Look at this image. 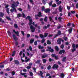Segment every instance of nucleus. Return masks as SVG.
<instances>
[{
  "label": "nucleus",
  "mask_w": 78,
  "mask_h": 78,
  "mask_svg": "<svg viewBox=\"0 0 78 78\" xmlns=\"http://www.w3.org/2000/svg\"><path fill=\"white\" fill-rule=\"evenodd\" d=\"M16 51H13L12 52V56H14L15 55V54L16 53Z\"/></svg>",
  "instance_id": "473e14b6"
},
{
  "label": "nucleus",
  "mask_w": 78,
  "mask_h": 78,
  "mask_svg": "<svg viewBox=\"0 0 78 78\" xmlns=\"http://www.w3.org/2000/svg\"><path fill=\"white\" fill-rule=\"evenodd\" d=\"M0 22H1L2 23H5V21L3 20V19L2 18H0Z\"/></svg>",
  "instance_id": "ea45409f"
},
{
  "label": "nucleus",
  "mask_w": 78,
  "mask_h": 78,
  "mask_svg": "<svg viewBox=\"0 0 78 78\" xmlns=\"http://www.w3.org/2000/svg\"><path fill=\"white\" fill-rule=\"evenodd\" d=\"M51 56L52 57H53V58H55L56 60H58V59H59L58 58V56L56 55V54H52L51 55Z\"/></svg>",
  "instance_id": "423d86ee"
},
{
  "label": "nucleus",
  "mask_w": 78,
  "mask_h": 78,
  "mask_svg": "<svg viewBox=\"0 0 78 78\" xmlns=\"http://www.w3.org/2000/svg\"><path fill=\"white\" fill-rule=\"evenodd\" d=\"M44 11L45 12H46V13H48V12L49 13L50 12V9L48 8L45 9Z\"/></svg>",
  "instance_id": "9d476101"
},
{
  "label": "nucleus",
  "mask_w": 78,
  "mask_h": 78,
  "mask_svg": "<svg viewBox=\"0 0 78 78\" xmlns=\"http://www.w3.org/2000/svg\"><path fill=\"white\" fill-rule=\"evenodd\" d=\"M43 29L44 30H46L47 29V26H44L43 27Z\"/></svg>",
  "instance_id": "5fc2aeb1"
},
{
  "label": "nucleus",
  "mask_w": 78,
  "mask_h": 78,
  "mask_svg": "<svg viewBox=\"0 0 78 78\" xmlns=\"http://www.w3.org/2000/svg\"><path fill=\"white\" fill-rule=\"evenodd\" d=\"M12 9H10V12L12 13L14 12H14H16V13H17V10L15 8V7H16V5H14V4H12Z\"/></svg>",
  "instance_id": "f03ea898"
},
{
  "label": "nucleus",
  "mask_w": 78,
  "mask_h": 78,
  "mask_svg": "<svg viewBox=\"0 0 78 78\" xmlns=\"http://www.w3.org/2000/svg\"><path fill=\"white\" fill-rule=\"evenodd\" d=\"M13 33H15V34H16L17 35V36H18V37L19 36V31H17V32H16V30H13Z\"/></svg>",
  "instance_id": "dca6fc26"
},
{
  "label": "nucleus",
  "mask_w": 78,
  "mask_h": 78,
  "mask_svg": "<svg viewBox=\"0 0 78 78\" xmlns=\"http://www.w3.org/2000/svg\"><path fill=\"white\" fill-rule=\"evenodd\" d=\"M72 47L73 48H75V44H72Z\"/></svg>",
  "instance_id": "338daca9"
},
{
  "label": "nucleus",
  "mask_w": 78,
  "mask_h": 78,
  "mask_svg": "<svg viewBox=\"0 0 78 78\" xmlns=\"http://www.w3.org/2000/svg\"><path fill=\"white\" fill-rule=\"evenodd\" d=\"M42 61H43V63L44 64L46 63V62H47V60L45 59H43Z\"/></svg>",
  "instance_id": "b1692460"
},
{
  "label": "nucleus",
  "mask_w": 78,
  "mask_h": 78,
  "mask_svg": "<svg viewBox=\"0 0 78 78\" xmlns=\"http://www.w3.org/2000/svg\"><path fill=\"white\" fill-rule=\"evenodd\" d=\"M38 48L39 49H44V47L43 46H41V45H40L38 46Z\"/></svg>",
  "instance_id": "4be33fe9"
},
{
  "label": "nucleus",
  "mask_w": 78,
  "mask_h": 78,
  "mask_svg": "<svg viewBox=\"0 0 78 78\" xmlns=\"http://www.w3.org/2000/svg\"><path fill=\"white\" fill-rule=\"evenodd\" d=\"M42 2L43 4H44V5H45V4H46V2L44 0H43L42 1Z\"/></svg>",
  "instance_id": "de8ad7c7"
},
{
  "label": "nucleus",
  "mask_w": 78,
  "mask_h": 78,
  "mask_svg": "<svg viewBox=\"0 0 78 78\" xmlns=\"http://www.w3.org/2000/svg\"><path fill=\"white\" fill-rule=\"evenodd\" d=\"M57 13H58L57 11H55L52 12V14H56Z\"/></svg>",
  "instance_id": "2f4dec72"
},
{
  "label": "nucleus",
  "mask_w": 78,
  "mask_h": 78,
  "mask_svg": "<svg viewBox=\"0 0 78 78\" xmlns=\"http://www.w3.org/2000/svg\"><path fill=\"white\" fill-rule=\"evenodd\" d=\"M61 38H59L58 39L57 42L58 43V44L60 45L61 44Z\"/></svg>",
  "instance_id": "9b49d317"
},
{
  "label": "nucleus",
  "mask_w": 78,
  "mask_h": 78,
  "mask_svg": "<svg viewBox=\"0 0 78 78\" xmlns=\"http://www.w3.org/2000/svg\"><path fill=\"white\" fill-rule=\"evenodd\" d=\"M60 76H61V77H62L63 78H64V76H65V75H64V74L62 73L61 74Z\"/></svg>",
  "instance_id": "a19ab883"
},
{
  "label": "nucleus",
  "mask_w": 78,
  "mask_h": 78,
  "mask_svg": "<svg viewBox=\"0 0 78 78\" xmlns=\"http://www.w3.org/2000/svg\"><path fill=\"white\" fill-rule=\"evenodd\" d=\"M9 9L8 8L6 9V11L8 14H9Z\"/></svg>",
  "instance_id": "a878e982"
},
{
  "label": "nucleus",
  "mask_w": 78,
  "mask_h": 78,
  "mask_svg": "<svg viewBox=\"0 0 78 78\" xmlns=\"http://www.w3.org/2000/svg\"><path fill=\"white\" fill-rule=\"evenodd\" d=\"M75 51H76V48H73L72 50V52H74Z\"/></svg>",
  "instance_id": "a18cd8bd"
},
{
  "label": "nucleus",
  "mask_w": 78,
  "mask_h": 78,
  "mask_svg": "<svg viewBox=\"0 0 78 78\" xmlns=\"http://www.w3.org/2000/svg\"><path fill=\"white\" fill-rule=\"evenodd\" d=\"M14 62L15 64H16L17 65H19V64H20V62L17 60H14Z\"/></svg>",
  "instance_id": "f8f14e48"
},
{
  "label": "nucleus",
  "mask_w": 78,
  "mask_h": 78,
  "mask_svg": "<svg viewBox=\"0 0 78 78\" xmlns=\"http://www.w3.org/2000/svg\"><path fill=\"white\" fill-rule=\"evenodd\" d=\"M73 30V28H71L68 30V31L69 32V34H71L72 33V30Z\"/></svg>",
  "instance_id": "4468645a"
},
{
  "label": "nucleus",
  "mask_w": 78,
  "mask_h": 78,
  "mask_svg": "<svg viewBox=\"0 0 78 78\" xmlns=\"http://www.w3.org/2000/svg\"><path fill=\"white\" fill-rule=\"evenodd\" d=\"M62 38L64 39V40L65 41H66L67 40V37H63Z\"/></svg>",
  "instance_id": "37998d69"
},
{
  "label": "nucleus",
  "mask_w": 78,
  "mask_h": 78,
  "mask_svg": "<svg viewBox=\"0 0 78 78\" xmlns=\"http://www.w3.org/2000/svg\"><path fill=\"white\" fill-rule=\"evenodd\" d=\"M58 67H59V66L58 65H56V64H55L52 67V69H55V68L56 69H58Z\"/></svg>",
  "instance_id": "1a4fd4ad"
},
{
  "label": "nucleus",
  "mask_w": 78,
  "mask_h": 78,
  "mask_svg": "<svg viewBox=\"0 0 78 78\" xmlns=\"http://www.w3.org/2000/svg\"><path fill=\"white\" fill-rule=\"evenodd\" d=\"M5 18L9 20H11V19L10 17H9V16H6L5 17Z\"/></svg>",
  "instance_id": "393cba45"
},
{
  "label": "nucleus",
  "mask_w": 78,
  "mask_h": 78,
  "mask_svg": "<svg viewBox=\"0 0 78 78\" xmlns=\"http://www.w3.org/2000/svg\"><path fill=\"white\" fill-rule=\"evenodd\" d=\"M71 25V23H69L67 24V27H69V26H70Z\"/></svg>",
  "instance_id": "e2e57ef3"
},
{
  "label": "nucleus",
  "mask_w": 78,
  "mask_h": 78,
  "mask_svg": "<svg viewBox=\"0 0 78 78\" xmlns=\"http://www.w3.org/2000/svg\"><path fill=\"white\" fill-rule=\"evenodd\" d=\"M40 73H38V75L39 76H41V77H43V72H42V71H40Z\"/></svg>",
  "instance_id": "ddd939ff"
},
{
  "label": "nucleus",
  "mask_w": 78,
  "mask_h": 78,
  "mask_svg": "<svg viewBox=\"0 0 78 78\" xmlns=\"http://www.w3.org/2000/svg\"><path fill=\"white\" fill-rule=\"evenodd\" d=\"M44 20L45 22H47V17H45L44 19Z\"/></svg>",
  "instance_id": "c9c22d12"
},
{
  "label": "nucleus",
  "mask_w": 78,
  "mask_h": 78,
  "mask_svg": "<svg viewBox=\"0 0 78 78\" xmlns=\"http://www.w3.org/2000/svg\"><path fill=\"white\" fill-rule=\"evenodd\" d=\"M58 10L59 12H62V9L61 8V5H60L58 8Z\"/></svg>",
  "instance_id": "a211bd4d"
},
{
  "label": "nucleus",
  "mask_w": 78,
  "mask_h": 78,
  "mask_svg": "<svg viewBox=\"0 0 78 78\" xmlns=\"http://www.w3.org/2000/svg\"><path fill=\"white\" fill-rule=\"evenodd\" d=\"M41 62V60H37L36 62L35 63L36 64H40V62Z\"/></svg>",
  "instance_id": "c85d7f7f"
},
{
  "label": "nucleus",
  "mask_w": 78,
  "mask_h": 78,
  "mask_svg": "<svg viewBox=\"0 0 78 78\" xmlns=\"http://www.w3.org/2000/svg\"><path fill=\"white\" fill-rule=\"evenodd\" d=\"M21 33L22 34L23 36H24L25 35V32L23 31H21Z\"/></svg>",
  "instance_id": "6e6d98bb"
},
{
  "label": "nucleus",
  "mask_w": 78,
  "mask_h": 78,
  "mask_svg": "<svg viewBox=\"0 0 78 78\" xmlns=\"http://www.w3.org/2000/svg\"><path fill=\"white\" fill-rule=\"evenodd\" d=\"M45 39H43L41 40V43L42 44H44V42H45Z\"/></svg>",
  "instance_id": "f704fd0d"
},
{
  "label": "nucleus",
  "mask_w": 78,
  "mask_h": 78,
  "mask_svg": "<svg viewBox=\"0 0 78 78\" xmlns=\"http://www.w3.org/2000/svg\"><path fill=\"white\" fill-rule=\"evenodd\" d=\"M47 36H48V34L47 33H45L44 36V37H46Z\"/></svg>",
  "instance_id": "09e8293b"
},
{
  "label": "nucleus",
  "mask_w": 78,
  "mask_h": 78,
  "mask_svg": "<svg viewBox=\"0 0 78 78\" xmlns=\"http://www.w3.org/2000/svg\"><path fill=\"white\" fill-rule=\"evenodd\" d=\"M61 3H62V2L61 1H60L57 2V4L58 5H61Z\"/></svg>",
  "instance_id": "72a5a7b5"
},
{
  "label": "nucleus",
  "mask_w": 78,
  "mask_h": 78,
  "mask_svg": "<svg viewBox=\"0 0 78 78\" xmlns=\"http://www.w3.org/2000/svg\"><path fill=\"white\" fill-rule=\"evenodd\" d=\"M30 60V58H28L25 61L26 62H28V61H29Z\"/></svg>",
  "instance_id": "864d4df0"
},
{
  "label": "nucleus",
  "mask_w": 78,
  "mask_h": 78,
  "mask_svg": "<svg viewBox=\"0 0 78 78\" xmlns=\"http://www.w3.org/2000/svg\"><path fill=\"white\" fill-rule=\"evenodd\" d=\"M65 52H66V51L64 49H62V50H61L59 52H58V54L59 55H62L63 53V54H64L65 53Z\"/></svg>",
  "instance_id": "6e6552de"
},
{
  "label": "nucleus",
  "mask_w": 78,
  "mask_h": 78,
  "mask_svg": "<svg viewBox=\"0 0 78 78\" xmlns=\"http://www.w3.org/2000/svg\"><path fill=\"white\" fill-rule=\"evenodd\" d=\"M37 41H35L34 42V45H37Z\"/></svg>",
  "instance_id": "c03bdc74"
},
{
  "label": "nucleus",
  "mask_w": 78,
  "mask_h": 78,
  "mask_svg": "<svg viewBox=\"0 0 78 78\" xmlns=\"http://www.w3.org/2000/svg\"><path fill=\"white\" fill-rule=\"evenodd\" d=\"M12 37H13L14 39L16 41V42L15 43L16 46H17L18 45V42H17V40H18V38H17L16 36V35H15V34H13L12 35Z\"/></svg>",
  "instance_id": "7ed1b4c3"
},
{
  "label": "nucleus",
  "mask_w": 78,
  "mask_h": 78,
  "mask_svg": "<svg viewBox=\"0 0 78 78\" xmlns=\"http://www.w3.org/2000/svg\"><path fill=\"white\" fill-rule=\"evenodd\" d=\"M63 26H58L57 27V29H59L60 28H61V27H63Z\"/></svg>",
  "instance_id": "052dcab7"
},
{
  "label": "nucleus",
  "mask_w": 78,
  "mask_h": 78,
  "mask_svg": "<svg viewBox=\"0 0 78 78\" xmlns=\"http://www.w3.org/2000/svg\"><path fill=\"white\" fill-rule=\"evenodd\" d=\"M29 50H30V51H31L33 50V48H32V47H31V46H29Z\"/></svg>",
  "instance_id": "603ef678"
},
{
  "label": "nucleus",
  "mask_w": 78,
  "mask_h": 78,
  "mask_svg": "<svg viewBox=\"0 0 78 78\" xmlns=\"http://www.w3.org/2000/svg\"><path fill=\"white\" fill-rule=\"evenodd\" d=\"M18 10L19 11H22V9L21 8H18Z\"/></svg>",
  "instance_id": "13d9d810"
},
{
  "label": "nucleus",
  "mask_w": 78,
  "mask_h": 78,
  "mask_svg": "<svg viewBox=\"0 0 78 78\" xmlns=\"http://www.w3.org/2000/svg\"><path fill=\"white\" fill-rule=\"evenodd\" d=\"M27 38H29V37H30V34H27Z\"/></svg>",
  "instance_id": "49530a36"
},
{
  "label": "nucleus",
  "mask_w": 78,
  "mask_h": 78,
  "mask_svg": "<svg viewBox=\"0 0 78 78\" xmlns=\"http://www.w3.org/2000/svg\"><path fill=\"white\" fill-rule=\"evenodd\" d=\"M53 16H52V18L51 16L49 17V20L50 22H54V21L53 20Z\"/></svg>",
  "instance_id": "2eb2a0df"
},
{
  "label": "nucleus",
  "mask_w": 78,
  "mask_h": 78,
  "mask_svg": "<svg viewBox=\"0 0 78 78\" xmlns=\"http://www.w3.org/2000/svg\"><path fill=\"white\" fill-rule=\"evenodd\" d=\"M67 58V57H64L62 59V61L63 62H64L65 61H66V59Z\"/></svg>",
  "instance_id": "7c9ffc66"
},
{
  "label": "nucleus",
  "mask_w": 78,
  "mask_h": 78,
  "mask_svg": "<svg viewBox=\"0 0 78 78\" xmlns=\"http://www.w3.org/2000/svg\"><path fill=\"white\" fill-rule=\"evenodd\" d=\"M55 49L57 51H58L59 50V48L57 46H55Z\"/></svg>",
  "instance_id": "f3484780"
},
{
  "label": "nucleus",
  "mask_w": 78,
  "mask_h": 78,
  "mask_svg": "<svg viewBox=\"0 0 78 78\" xmlns=\"http://www.w3.org/2000/svg\"><path fill=\"white\" fill-rule=\"evenodd\" d=\"M48 55L46 53H44L43 54L42 58V59H44V58H47L48 57Z\"/></svg>",
  "instance_id": "0eeeda50"
},
{
  "label": "nucleus",
  "mask_w": 78,
  "mask_h": 78,
  "mask_svg": "<svg viewBox=\"0 0 78 78\" xmlns=\"http://www.w3.org/2000/svg\"><path fill=\"white\" fill-rule=\"evenodd\" d=\"M34 39H31L30 41V44H33L34 42Z\"/></svg>",
  "instance_id": "5701e85b"
},
{
  "label": "nucleus",
  "mask_w": 78,
  "mask_h": 78,
  "mask_svg": "<svg viewBox=\"0 0 78 78\" xmlns=\"http://www.w3.org/2000/svg\"><path fill=\"white\" fill-rule=\"evenodd\" d=\"M26 20L28 19L29 20V22L28 24L29 25H31V26H30V28L31 30V31L32 32V33H34V32L35 31V28L34 27L33 25H32V22H33V20L31 19V16H27L26 17Z\"/></svg>",
  "instance_id": "f257e3e1"
},
{
  "label": "nucleus",
  "mask_w": 78,
  "mask_h": 78,
  "mask_svg": "<svg viewBox=\"0 0 78 78\" xmlns=\"http://www.w3.org/2000/svg\"><path fill=\"white\" fill-rule=\"evenodd\" d=\"M21 75H22L23 76H24V75H26V74H27V73H21Z\"/></svg>",
  "instance_id": "0e129e2a"
},
{
  "label": "nucleus",
  "mask_w": 78,
  "mask_h": 78,
  "mask_svg": "<svg viewBox=\"0 0 78 78\" xmlns=\"http://www.w3.org/2000/svg\"><path fill=\"white\" fill-rule=\"evenodd\" d=\"M61 34H62V33H61V31L60 30H58L57 32V34L55 35L54 38L55 39V38L59 36H60V35H61Z\"/></svg>",
  "instance_id": "39448f33"
},
{
  "label": "nucleus",
  "mask_w": 78,
  "mask_h": 78,
  "mask_svg": "<svg viewBox=\"0 0 78 78\" xmlns=\"http://www.w3.org/2000/svg\"><path fill=\"white\" fill-rule=\"evenodd\" d=\"M22 16L23 18H25L26 17V16H25V13H22Z\"/></svg>",
  "instance_id": "c756f323"
},
{
  "label": "nucleus",
  "mask_w": 78,
  "mask_h": 78,
  "mask_svg": "<svg viewBox=\"0 0 78 78\" xmlns=\"http://www.w3.org/2000/svg\"><path fill=\"white\" fill-rule=\"evenodd\" d=\"M5 66H4V65L2 64L0 65V68H4Z\"/></svg>",
  "instance_id": "3c124183"
},
{
  "label": "nucleus",
  "mask_w": 78,
  "mask_h": 78,
  "mask_svg": "<svg viewBox=\"0 0 78 78\" xmlns=\"http://www.w3.org/2000/svg\"><path fill=\"white\" fill-rule=\"evenodd\" d=\"M40 37H41V39H42V38H44V36L42 34H40Z\"/></svg>",
  "instance_id": "e433bc0d"
},
{
  "label": "nucleus",
  "mask_w": 78,
  "mask_h": 78,
  "mask_svg": "<svg viewBox=\"0 0 78 78\" xmlns=\"http://www.w3.org/2000/svg\"><path fill=\"white\" fill-rule=\"evenodd\" d=\"M56 4H54L52 5V7L53 8H55V7H56Z\"/></svg>",
  "instance_id": "79ce46f5"
},
{
  "label": "nucleus",
  "mask_w": 78,
  "mask_h": 78,
  "mask_svg": "<svg viewBox=\"0 0 78 78\" xmlns=\"http://www.w3.org/2000/svg\"><path fill=\"white\" fill-rule=\"evenodd\" d=\"M14 27L15 28L17 29L18 28V26H17V24H15L14 25Z\"/></svg>",
  "instance_id": "bb28decb"
},
{
  "label": "nucleus",
  "mask_w": 78,
  "mask_h": 78,
  "mask_svg": "<svg viewBox=\"0 0 78 78\" xmlns=\"http://www.w3.org/2000/svg\"><path fill=\"white\" fill-rule=\"evenodd\" d=\"M46 42L47 43V44H48V45H50V44H51V41H50V40H47Z\"/></svg>",
  "instance_id": "aec40b11"
},
{
  "label": "nucleus",
  "mask_w": 78,
  "mask_h": 78,
  "mask_svg": "<svg viewBox=\"0 0 78 78\" xmlns=\"http://www.w3.org/2000/svg\"><path fill=\"white\" fill-rule=\"evenodd\" d=\"M46 51H50L51 53L54 52V50L53 49H51V48L50 47H48V49L46 50Z\"/></svg>",
  "instance_id": "20e7f679"
},
{
  "label": "nucleus",
  "mask_w": 78,
  "mask_h": 78,
  "mask_svg": "<svg viewBox=\"0 0 78 78\" xmlns=\"http://www.w3.org/2000/svg\"><path fill=\"white\" fill-rule=\"evenodd\" d=\"M17 17L18 18H19V17H21V14L20 13L17 14Z\"/></svg>",
  "instance_id": "cd10ccee"
},
{
  "label": "nucleus",
  "mask_w": 78,
  "mask_h": 78,
  "mask_svg": "<svg viewBox=\"0 0 78 78\" xmlns=\"http://www.w3.org/2000/svg\"><path fill=\"white\" fill-rule=\"evenodd\" d=\"M62 18L61 17H59L58 18V20H59V21L60 22H61V20L62 19Z\"/></svg>",
  "instance_id": "8fccbe9b"
},
{
  "label": "nucleus",
  "mask_w": 78,
  "mask_h": 78,
  "mask_svg": "<svg viewBox=\"0 0 78 78\" xmlns=\"http://www.w3.org/2000/svg\"><path fill=\"white\" fill-rule=\"evenodd\" d=\"M35 19L36 20L38 19V17H37V16H37V15H35Z\"/></svg>",
  "instance_id": "680f3d73"
},
{
  "label": "nucleus",
  "mask_w": 78,
  "mask_h": 78,
  "mask_svg": "<svg viewBox=\"0 0 78 78\" xmlns=\"http://www.w3.org/2000/svg\"><path fill=\"white\" fill-rule=\"evenodd\" d=\"M45 7H44V6H43L42 7V11H44V10H45Z\"/></svg>",
  "instance_id": "69168bd1"
},
{
  "label": "nucleus",
  "mask_w": 78,
  "mask_h": 78,
  "mask_svg": "<svg viewBox=\"0 0 78 78\" xmlns=\"http://www.w3.org/2000/svg\"><path fill=\"white\" fill-rule=\"evenodd\" d=\"M64 45L63 44H62L60 47V48H62V49H63L64 48Z\"/></svg>",
  "instance_id": "58836bf2"
},
{
  "label": "nucleus",
  "mask_w": 78,
  "mask_h": 78,
  "mask_svg": "<svg viewBox=\"0 0 78 78\" xmlns=\"http://www.w3.org/2000/svg\"><path fill=\"white\" fill-rule=\"evenodd\" d=\"M37 16L39 17H42V12H38V15Z\"/></svg>",
  "instance_id": "412c9836"
},
{
  "label": "nucleus",
  "mask_w": 78,
  "mask_h": 78,
  "mask_svg": "<svg viewBox=\"0 0 78 78\" xmlns=\"http://www.w3.org/2000/svg\"><path fill=\"white\" fill-rule=\"evenodd\" d=\"M71 12L72 13V14H75V11H71Z\"/></svg>",
  "instance_id": "774afa93"
},
{
  "label": "nucleus",
  "mask_w": 78,
  "mask_h": 78,
  "mask_svg": "<svg viewBox=\"0 0 78 78\" xmlns=\"http://www.w3.org/2000/svg\"><path fill=\"white\" fill-rule=\"evenodd\" d=\"M29 73L30 76H33V73L32 72H30Z\"/></svg>",
  "instance_id": "4d7b16f0"
},
{
  "label": "nucleus",
  "mask_w": 78,
  "mask_h": 78,
  "mask_svg": "<svg viewBox=\"0 0 78 78\" xmlns=\"http://www.w3.org/2000/svg\"><path fill=\"white\" fill-rule=\"evenodd\" d=\"M23 53V52L22 51H21L20 52V53H19V55H20V56H21V55H22Z\"/></svg>",
  "instance_id": "bf43d9fd"
},
{
  "label": "nucleus",
  "mask_w": 78,
  "mask_h": 78,
  "mask_svg": "<svg viewBox=\"0 0 78 78\" xmlns=\"http://www.w3.org/2000/svg\"><path fill=\"white\" fill-rule=\"evenodd\" d=\"M4 15V13L0 12V17H3Z\"/></svg>",
  "instance_id": "6ab92c4d"
},
{
  "label": "nucleus",
  "mask_w": 78,
  "mask_h": 78,
  "mask_svg": "<svg viewBox=\"0 0 78 78\" xmlns=\"http://www.w3.org/2000/svg\"><path fill=\"white\" fill-rule=\"evenodd\" d=\"M48 70H50L51 69V66L49 65L47 67Z\"/></svg>",
  "instance_id": "4c0bfd02"
}]
</instances>
